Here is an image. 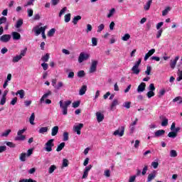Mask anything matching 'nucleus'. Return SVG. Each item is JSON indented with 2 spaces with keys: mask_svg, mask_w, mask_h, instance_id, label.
<instances>
[{
  "mask_svg": "<svg viewBox=\"0 0 182 182\" xmlns=\"http://www.w3.org/2000/svg\"><path fill=\"white\" fill-rule=\"evenodd\" d=\"M60 107L61 109L62 114L63 116H66L68 114V107L72 105V101L70 100H67V101H63L60 100L59 102Z\"/></svg>",
  "mask_w": 182,
  "mask_h": 182,
  "instance_id": "1",
  "label": "nucleus"
},
{
  "mask_svg": "<svg viewBox=\"0 0 182 182\" xmlns=\"http://www.w3.org/2000/svg\"><path fill=\"white\" fill-rule=\"evenodd\" d=\"M90 59V54L86 52H81L78 57V63H83V62L86 60H89Z\"/></svg>",
  "mask_w": 182,
  "mask_h": 182,
  "instance_id": "2",
  "label": "nucleus"
},
{
  "mask_svg": "<svg viewBox=\"0 0 182 182\" xmlns=\"http://www.w3.org/2000/svg\"><path fill=\"white\" fill-rule=\"evenodd\" d=\"M141 63V58H139V60L135 62L134 66L131 70L134 73V75H139V73H140V68H139V66H140Z\"/></svg>",
  "mask_w": 182,
  "mask_h": 182,
  "instance_id": "3",
  "label": "nucleus"
},
{
  "mask_svg": "<svg viewBox=\"0 0 182 182\" xmlns=\"http://www.w3.org/2000/svg\"><path fill=\"white\" fill-rule=\"evenodd\" d=\"M26 132V128L18 130L17 132L18 136L15 138V140L23 141V140L26 139V136L25 135H23Z\"/></svg>",
  "mask_w": 182,
  "mask_h": 182,
  "instance_id": "4",
  "label": "nucleus"
},
{
  "mask_svg": "<svg viewBox=\"0 0 182 182\" xmlns=\"http://www.w3.org/2000/svg\"><path fill=\"white\" fill-rule=\"evenodd\" d=\"M43 31H46V26L41 27V26H36L33 28V32H34L36 36H39V34L42 33Z\"/></svg>",
  "mask_w": 182,
  "mask_h": 182,
  "instance_id": "5",
  "label": "nucleus"
},
{
  "mask_svg": "<svg viewBox=\"0 0 182 182\" xmlns=\"http://www.w3.org/2000/svg\"><path fill=\"white\" fill-rule=\"evenodd\" d=\"M113 136H118V137H123L124 136V127L122 126L119 127L117 129H116L113 132Z\"/></svg>",
  "mask_w": 182,
  "mask_h": 182,
  "instance_id": "6",
  "label": "nucleus"
},
{
  "mask_svg": "<svg viewBox=\"0 0 182 182\" xmlns=\"http://www.w3.org/2000/svg\"><path fill=\"white\" fill-rule=\"evenodd\" d=\"M149 92L146 93V96L149 99L153 97L154 96V90H156V87H154V84L151 83L149 86Z\"/></svg>",
  "mask_w": 182,
  "mask_h": 182,
  "instance_id": "7",
  "label": "nucleus"
},
{
  "mask_svg": "<svg viewBox=\"0 0 182 182\" xmlns=\"http://www.w3.org/2000/svg\"><path fill=\"white\" fill-rule=\"evenodd\" d=\"M99 62L96 60H92L91 65L90 66L89 73H95L97 70V64Z\"/></svg>",
  "mask_w": 182,
  "mask_h": 182,
  "instance_id": "8",
  "label": "nucleus"
},
{
  "mask_svg": "<svg viewBox=\"0 0 182 182\" xmlns=\"http://www.w3.org/2000/svg\"><path fill=\"white\" fill-rule=\"evenodd\" d=\"M54 139H49L47 143L46 144L45 150L46 151H52V147H53Z\"/></svg>",
  "mask_w": 182,
  "mask_h": 182,
  "instance_id": "9",
  "label": "nucleus"
},
{
  "mask_svg": "<svg viewBox=\"0 0 182 182\" xmlns=\"http://www.w3.org/2000/svg\"><path fill=\"white\" fill-rule=\"evenodd\" d=\"M33 153V149H28L26 153H22L20 156V160H25V159H26V157H29V156H31L32 154Z\"/></svg>",
  "mask_w": 182,
  "mask_h": 182,
  "instance_id": "10",
  "label": "nucleus"
},
{
  "mask_svg": "<svg viewBox=\"0 0 182 182\" xmlns=\"http://www.w3.org/2000/svg\"><path fill=\"white\" fill-rule=\"evenodd\" d=\"M49 96H52V91L48 90L40 99V103H45V100L48 99Z\"/></svg>",
  "mask_w": 182,
  "mask_h": 182,
  "instance_id": "11",
  "label": "nucleus"
},
{
  "mask_svg": "<svg viewBox=\"0 0 182 182\" xmlns=\"http://www.w3.org/2000/svg\"><path fill=\"white\" fill-rule=\"evenodd\" d=\"M11 41V35L9 34H4L0 37V41L3 42L4 43H7Z\"/></svg>",
  "mask_w": 182,
  "mask_h": 182,
  "instance_id": "12",
  "label": "nucleus"
},
{
  "mask_svg": "<svg viewBox=\"0 0 182 182\" xmlns=\"http://www.w3.org/2000/svg\"><path fill=\"white\" fill-rule=\"evenodd\" d=\"M95 115L97 117V122H98V123H101V122H103V120H105V115L102 112H97Z\"/></svg>",
  "mask_w": 182,
  "mask_h": 182,
  "instance_id": "13",
  "label": "nucleus"
},
{
  "mask_svg": "<svg viewBox=\"0 0 182 182\" xmlns=\"http://www.w3.org/2000/svg\"><path fill=\"white\" fill-rule=\"evenodd\" d=\"M82 127H83V124H78L77 125H75L73 127V131L75 132L77 134H80L81 133L80 130H82Z\"/></svg>",
  "mask_w": 182,
  "mask_h": 182,
  "instance_id": "14",
  "label": "nucleus"
},
{
  "mask_svg": "<svg viewBox=\"0 0 182 182\" xmlns=\"http://www.w3.org/2000/svg\"><path fill=\"white\" fill-rule=\"evenodd\" d=\"M180 59V56L177 55L175 57L174 60H171L170 63V67L171 69H174L176 68V65H177V61Z\"/></svg>",
  "mask_w": 182,
  "mask_h": 182,
  "instance_id": "15",
  "label": "nucleus"
},
{
  "mask_svg": "<svg viewBox=\"0 0 182 182\" xmlns=\"http://www.w3.org/2000/svg\"><path fill=\"white\" fill-rule=\"evenodd\" d=\"M166 131L164 129H159L155 132L154 137H161V136H164Z\"/></svg>",
  "mask_w": 182,
  "mask_h": 182,
  "instance_id": "16",
  "label": "nucleus"
},
{
  "mask_svg": "<svg viewBox=\"0 0 182 182\" xmlns=\"http://www.w3.org/2000/svg\"><path fill=\"white\" fill-rule=\"evenodd\" d=\"M11 36L14 41H19L21 39V34L16 31L12 32Z\"/></svg>",
  "mask_w": 182,
  "mask_h": 182,
  "instance_id": "17",
  "label": "nucleus"
},
{
  "mask_svg": "<svg viewBox=\"0 0 182 182\" xmlns=\"http://www.w3.org/2000/svg\"><path fill=\"white\" fill-rule=\"evenodd\" d=\"M146 90V83L141 82L137 88V92L141 93V92H144Z\"/></svg>",
  "mask_w": 182,
  "mask_h": 182,
  "instance_id": "18",
  "label": "nucleus"
},
{
  "mask_svg": "<svg viewBox=\"0 0 182 182\" xmlns=\"http://www.w3.org/2000/svg\"><path fill=\"white\" fill-rule=\"evenodd\" d=\"M87 90V85H82L79 91L80 96H83L86 93V91Z\"/></svg>",
  "mask_w": 182,
  "mask_h": 182,
  "instance_id": "19",
  "label": "nucleus"
},
{
  "mask_svg": "<svg viewBox=\"0 0 182 182\" xmlns=\"http://www.w3.org/2000/svg\"><path fill=\"white\" fill-rule=\"evenodd\" d=\"M59 132V127L55 126L51 129V136H56Z\"/></svg>",
  "mask_w": 182,
  "mask_h": 182,
  "instance_id": "20",
  "label": "nucleus"
},
{
  "mask_svg": "<svg viewBox=\"0 0 182 182\" xmlns=\"http://www.w3.org/2000/svg\"><path fill=\"white\" fill-rule=\"evenodd\" d=\"M18 95H19L20 99H23V97H25V90H18L16 92V95L18 96Z\"/></svg>",
  "mask_w": 182,
  "mask_h": 182,
  "instance_id": "21",
  "label": "nucleus"
},
{
  "mask_svg": "<svg viewBox=\"0 0 182 182\" xmlns=\"http://www.w3.org/2000/svg\"><path fill=\"white\" fill-rule=\"evenodd\" d=\"M116 106H119V100H114L110 105L111 110H114Z\"/></svg>",
  "mask_w": 182,
  "mask_h": 182,
  "instance_id": "22",
  "label": "nucleus"
},
{
  "mask_svg": "<svg viewBox=\"0 0 182 182\" xmlns=\"http://www.w3.org/2000/svg\"><path fill=\"white\" fill-rule=\"evenodd\" d=\"M55 33H56V28H51L50 30L48 31L47 33V36H48L49 38H52L53 37Z\"/></svg>",
  "mask_w": 182,
  "mask_h": 182,
  "instance_id": "23",
  "label": "nucleus"
},
{
  "mask_svg": "<svg viewBox=\"0 0 182 182\" xmlns=\"http://www.w3.org/2000/svg\"><path fill=\"white\" fill-rule=\"evenodd\" d=\"M170 11H171V7L166 6L162 11V16H166V15H168V12H170Z\"/></svg>",
  "mask_w": 182,
  "mask_h": 182,
  "instance_id": "24",
  "label": "nucleus"
},
{
  "mask_svg": "<svg viewBox=\"0 0 182 182\" xmlns=\"http://www.w3.org/2000/svg\"><path fill=\"white\" fill-rule=\"evenodd\" d=\"M116 14V9L112 8L109 11V13L107 15V18H112Z\"/></svg>",
  "mask_w": 182,
  "mask_h": 182,
  "instance_id": "25",
  "label": "nucleus"
},
{
  "mask_svg": "<svg viewBox=\"0 0 182 182\" xmlns=\"http://www.w3.org/2000/svg\"><path fill=\"white\" fill-rule=\"evenodd\" d=\"M151 4H153V1L151 0L148 1L146 5L144 6V9L145 11H149V9H150V6H151Z\"/></svg>",
  "mask_w": 182,
  "mask_h": 182,
  "instance_id": "26",
  "label": "nucleus"
},
{
  "mask_svg": "<svg viewBox=\"0 0 182 182\" xmlns=\"http://www.w3.org/2000/svg\"><path fill=\"white\" fill-rule=\"evenodd\" d=\"M38 133H40V134H45V133H48V127H43L40 128Z\"/></svg>",
  "mask_w": 182,
  "mask_h": 182,
  "instance_id": "27",
  "label": "nucleus"
},
{
  "mask_svg": "<svg viewBox=\"0 0 182 182\" xmlns=\"http://www.w3.org/2000/svg\"><path fill=\"white\" fill-rule=\"evenodd\" d=\"M22 59V57L20 55H17L14 56L12 59L13 63H17V62H19Z\"/></svg>",
  "mask_w": 182,
  "mask_h": 182,
  "instance_id": "28",
  "label": "nucleus"
},
{
  "mask_svg": "<svg viewBox=\"0 0 182 182\" xmlns=\"http://www.w3.org/2000/svg\"><path fill=\"white\" fill-rule=\"evenodd\" d=\"M80 19H82V16H75L73 19V23L74 25H77V22H79V21H80Z\"/></svg>",
  "mask_w": 182,
  "mask_h": 182,
  "instance_id": "29",
  "label": "nucleus"
},
{
  "mask_svg": "<svg viewBox=\"0 0 182 182\" xmlns=\"http://www.w3.org/2000/svg\"><path fill=\"white\" fill-rule=\"evenodd\" d=\"M173 103H176V102H178V105H181V103H182V97L178 96V97H175L173 100Z\"/></svg>",
  "mask_w": 182,
  "mask_h": 182,
  "instance_id": "30",
  "label": "nucleus"
},
{
  "mask_svg": "<svg viewBox=\"0 0 182 182\" xmlns=\"http://www.w3.org/2000/svg\"><path fill=\"white\" fill-rule=\"evenodd\" d=\"M35 113H32L30 118H29V122H30V124H35Z\"/></svg>",
  "mask_w": 182,
  "mask_h": 182,
  "instance_id": "31",
  "label": "nucleus"
},
{
  "mask_svg": "<svg viewBox=\"0 0 182 182\" xmlns=\"http://www.w3.org/2000/svg\"><path fill=\"white\" fill-rule=\"evenodd\" d=\"M23 25V20L22 18H20L17 21L15 27L16 28H21Z\"/></svg>",
  "mask_w": 182,
  "mask_h": 182,
  "instance_id": "32",
  "label": "nucleus"
},
{
  "mask_svg": "<svg viewBox=\"0 0 182 182\" xmlns=\"http://www.w3.org/2000/svg\"><path fill=\"white\" fill-rule=\"evenodd\" d=\"M168 124V119L166 117H164L162 119L161 126L163 127H166V126H167Z\"/></svg>",
  "mask_w": 182,
  "mask_h": 182,
  "instance_id": "33",
  "label": "nucleus"
},
{
  "mask_svg": "<svg viewBox=\"0 0 182 182\" xmlns=\"http://www.w3.org/2000/svg\"><path fill=\"white\" fill-rule=\"evenodd\" d=\"M65 147V142H62L61 144H60L57 149H56V151H62V150H63V148Z\"/></svg>",
  "mask_w": 182,
  "mask_h": 182,
  "instance_id": "34",
  "label": "nucleus"
},
{
  "mask_svg": "<svg viewBox=\"0 0 182 182\" xmlns=\"http://www.w3.org/2000/svg\"><path fill=\"white\" fill-rule=\"evenodd\" d=\"M168 137H170L171 139H176V137H177V134L174 131H172L168 134Z\"/></svg>",
  "mask_w": 182,
  "mask_h": 182,
  "instance_id": "35",
  "label": "nucleus"
},
{
  "mask_svg": "<svg viewBox=\"0 0 182 182\" xmlns=\"http://www.w3.org/2000/svg\"><path fill=\"white\" fill-rule=\"evenodd\" d=\"M63 141H68V140H69V133L67 132H65L63 134Z\"/></svg>",
  "mask_w": 182,
  "mask_h": 182,
  "instance_id": "36",
  "label": "nucleus"
},
{
  "mask_svg": "<svg viewBox=\"0 0 182 182\" xmlns=\"http://www.w3.org/2000/svg\"><path fill=\"white\" fill-rule=\"evenodd\" d=\"M86 75V73H85V70H80L77 72V76L79 77H85Z\"/></svg>",
  "mask_w": 182,
  "mask_h": 182,
  "instance_id": "37",
  "label": "nucleus"
},
{
  "mask_svg": "<svg viewBox=\"0 0 182 182\" xmlns=\"http://www.w3.org/2000/svg\"><path fill=\"white\" fill-rule=\"evenodd\" d=\"M49 58H50L49 53H46L45 55H43L41 58V60H43V62H48V60H49Z\"/></svg>",
  "mask_w": 182,
  "mask_h": 182,
  "instance_id": "38",
  "label": "nucleus"
},
{
  "mask_svg": "<svg viewBox=\"0 0 182 182\" xmlns=\"http://www.w3.org/2000/svg\"><path fill=\"white\" fill-rule=\"evenodd\" d=\"M122 39L124 42H127V41H129V39H130V34H129V33L124 34V36L122 37Z\"/></svg>",
  "mask_w": 182,
  "mask_h": 182,
  "instance_id": "39",
  "label": "nucleus"
},
{
  "mask_svg": "<svg viewBox=\"0 0 182 182\" xmlns=\"http://www.w3.org/2000/svg\"><path fill=\"white\" fill-rule=\"evenodd\" d=\"M156 178V174H154V173H151L149 174L147 181L150 182V181H151V180H154V178Z\"/></svg>",
  "mask_w": 182,
  "mask_h": 182,
  "instance_id": "40",
  "label": "nucleus"
},
{
  "mask_svg": "<svg viewBox=\"0 0 182 182\" xmlns=\"http://www.w3.org/2000/svg\"><path fill=\"white\" fill-rule=\"evenodd\" d=\"M55 170H56V166L55 165L50 166L48 170L49 174H52V173H53V171H55Z\"/></svg>",
  "mask_w": 182,
  "mask_h": 182,
  "instance_id": "41",
  "label": "nucleus"
},
{
  "mask_svg": "<svg viewBox=\"0 0 182 182\" xmlns=\"http://www.w3.org/2000/svg\"><path fill=\"white\" fill-rule=\"evenodd\" d=\"M177 82L182 80V70L178 71V77L176 78Z\"/></svg>",
  "mask_w": 182,
  "mask_h": 182,
  "instance_id": "42",
  "label": "nucleus"
},
{
  "mask_svg": "<svg viewBox=\"0 0 182 182\" xmlns=\"http://www.w3.org/2000/svg\"><path fill=\"white\" fill-rule=\"evenodd\" d=\"M162 33H163V29L158 30L156 34V39H160Z\"/></svg>",
  "mask_w": 182,
  "mask_h": 182,
  "instance_id": "43",
  "label": "nucleus"
},
{
  "mask_svg": "<svg viewBox=\"0 0 182 182\" xmlns=\"http://www.w3.org/2000/svg\"><path fill=\"white\" fill-rule=\"evenodd\" d=\"M61 87H63V82H58V85H55L54 88L56 89V90H59Z\"/></svg>",
  "mask_w": 182,
  "mask_h": 182,
  "instance_id": "44",
  "label": "nucleus"
},
{
  "mask_svg": "<svg viewBox=\"0 0 182 182\" xmlns=\"http://www.w3.org/2000/svg\"><path fill=\"white\" fill-rule=\"evenodd\" d=\"M11 129H8L6 131H5L4 132H3L1 134V137H6L9 135V133H11Z\"/></svg>",
  "mask_w": 182,
  "mask_h": 182,
  "instance_id": "45",
  "label": "nucleus"
},
{
  "mask_svg": "<svg viewBox=\"0 0 182 182\" xmlns=\"http://www.w3.org/2000/svg\"><path fill=\"white\" fill-rule=\"evenodd\" d=\"M92 46H97V38H92Z\"/></svg>",
  "mask_w": 182,
  "mask_h": 182,
  "instance_id": "46",
  "label": "nucleus"
},
{
  "mask_svg": "<svg viewBox=\"0 0 182 182\" xmlns=\"http://www.w3.org/2000/svg\"><path fill=\"white\" fill-rule=\"evenodd\" d=\"M27 14H28V16L29 18H31V16H33V9H27Z\"/></svg>",
  "mask_w": 182,
  "mask_h": 182,
  "instance_id": "47",
  "label": "nucleus"
},
{
  "mask_svg": "<svg viewBox=\"0 0 182 182\" xmlns=\"http://www.w3.org/2000/svg\"><path fill=\"white\" fill-rule=\"evenodd\" d=\"M66 11H68V7L63 8L59 13V17L60 18L62 15H63L66 12Z\"/></svg>",
  "mask_w": 182,
  "mask_h": 182,
  "instance_id": "48",
  "label": "nucleus"
},
{
  "mask_svg": "<svg viewBox=\"0 0 182 182\" xmlns=\"http://www.w3.org/2000/svg\"><path fill=\"white\" fill-rule=\"evenodd\" d=\"M65 22L68 23V22H70V14H68L65 16Z\"/></svg>",
  "mask_w": 182,
  "mask_h": 182,
  "instance_id": "49",
  "label": "nucleus"
},
{
  "mask_svg": "<svg viewBox=\"0 0 182 182\" xmlns=\"http://www.w3.org/2000/svg\"><path fill=\"white\" fill-rule=\"evenodd\" d=\"M28 50V48H25L24 49L21 50V53H20V55L23 58V56H25L26 55V52Z\"/></svg>",
  "mask_w": 182,
  "mask_h": 182,
  "instance_id": "50",
  "label": "nucleus"
},
{
  "mask_svg": "<svg viewBox=\"0 0 182 182\" xmlns=\"http://www.w3.org/2000/svg\"><path fill=\"white\" fill-rule=\"evenodd\" d=\"M170 156L171 157H177V151L174 149L171 150Z\"/></svg>",
  "mask_w": 182,
  "mask_h": 182,
  "instance_id": "51",
  "label": "nucleus"
},
{
  "mask_svg": "<svg viewBox=\"0 0 182 182\" xmlns=\"http://www.w3.org/2000/svg\"><path fill=\"white\" fill-rule=\"evenodd\" d=\"M93 29V27H92L91 24H87V29L85 30V32L87 33H89V32H92V30Z\"/></svg>",
  "mask_w": 182,
  "mask_h": 182,
  "instance_id": "52",
  "label": "nucleus"
},
{
  "mask_svg": "<svg viewBox=\"0 0 182 182\" xmlns=\"http://www.w3.org/2000/svg\"><path fill=\"white\" fill-rule=\"evenodd\" d=\"M17 102H18V97H16L11 100L10 105H11L12 106H15V105H16Z\"/></svg>",
  "mask_w": 182,
  "mask_h": 182,
  "instance_id": "53",
  "label": "nucleus"
},
{
  "mask_svg": "<svg viewBox=\"0 0 182 182\" xmlns=\"http://www.w3.org/2000/svg\"><path fill=\"white\" fill-rule=\"evenodd\" d=\"M79 106H80V101H76L73 102V107L74 109H76V107H78Z\"/></svg>",
  "mask_w": 182,
  "mask_h": 182,
  "instance_id": "54",
  "label": "nucleus"
},
{
  "mask_svg": "<svg viewBox=\"0 0 182 182\" xmlns=\"http://www.w3.org/2000/svg\"><path fill=\"white\" fill-rule=\"evenodd\" d=\"M150 72H151V67L150 65H148L146 67V70L145 71L146 75H147V76H150Z\"/></svg>",
  "mask_w": 182,
  "mask_h": 182,
  "instance_id": "55",
  "label": "nucleus"
},
{
  "mask_svg": "<svg viewBox=\"0 0 182 182\" xmlns=\"http://www.w3.org/2000/svg\"><path fill=\"white\" fill-rule=\"evenodd\" d=\"M7 18L5 16H2L0 18V25H2V23H6Z\"/></svg>",
  "mask_w": 182,
  "mask_h": 182,
  "instance_id": "56",
  "label": "nucleus"
},
{
  "mask_svg": "<svg viewBox=\"0 0 182 182\" xmlns=\"http://www.w3.org/2000/svg\"><path fill=\"white\" fill-rule=\"evenodd\" d=\"M103 29H105V24L102 23L98 26L97 32L100 33Z\"/></svg>",
  "mask_w": 182,
  "mask_h": 182,
  "instance_id": "57",
  "label": "nucleus"
},
{
  "mask_svg": "<svg viewBox=\"0 0 182 182\" xmlns=\"http://www.w3.org/2000/svg\"><path fill=\"white\" fill-rule=\"evenodd\" d=\"M68 166H69V161L63 160V161L62 168H63V167H68Z\"/></svg>",
  "mask_w": 182,
  "mask_h": 182,
  "instance_id": "58",
  "label": "nucleus"
},
{
  "mask_svg": "<svg viewBox=\"0 0 182 182\" xmlns=\"http://www.w3.org/2000/svg\"><path fill=\"white\" fill-rule=\"evenodd\" d=\"M164 25V23L163 21H161L156 24V29L157 31H160V28Z\"/></svg>",
  "mask_w": 182,
  "mask_h": 182,
  "instance_id": "59",
  "label": "nucleus"
},
{
  "mask_svg": "<svg viewBox=\"0 0 182 182\" xmlns=\"http://www.w3.org/2000/svg\"><path fill=\"white\" fill-rule=\"evenodd\" d=\"M41 66H42L43 70H48V68H49V65H48V63H43L41 64Z\"/></svg>",
  "mask_w": 182,
  "mask_h": 182,
  "instance_id": "60",
  "label": "nucleus"
},
{
  "mask_svg": "<svg viewBox=\"0 0 182 182\" xmlns=\"http://www.w3.org/2000/svg\"><path fill=\"white\" fill-rule=\"evenodd\" d=\"M5 103H6V97H1L0 105H1V106H4Z\"/></svg>",
  "mask_w": 182,
  "mask_h": 182,
  "instance_id": "61",
  "label": "nucleus"
},
{
  "mask_svg": "<svg viewBox=\"0 0 182 182\" xmlns=\"http://www.w3.org/2000/svg\"><path fill=\"white\" fill-rule=\"evenodd\" d=\"M35 0H29L27 3L24 5V6H31V5H33V2Z\"/></svg>",
  "mask_w": 182,
  "mask_h": 182,
  "instance_id": "62",
  "label": "nucleus"
},
{
  "mask_svg": "<svg viewBox=\"0 0 182 182\" xmlns=\"http://www.w3.org/2000/svg\"><path fill=\"white\" fill-rule=\"evenodd\" d=\"M130 105H132V102H126L124 104V107H126V109H130Z\"/></svg>",
  "mask_w": 182,
  "mask_h": 182,
  "instance_id": "63",
  "label": "nucleus"
},
{
  "mask_svg": "<svg viewBox=\"0 0 182 182\" xmlns=\"http://www.w3.org/2000/svg\"><path fill=\"white\" fill-rule=\"evenodd\" d=\"M136 177H137V176H135V175H134L132 176H130L129 182H134V181H136Z\"/></svg>",
  "mask_w": 182,
  "mask_h": 182,
  "instance_id": "64",
  "label": "nucleus"
}]
</instances>
